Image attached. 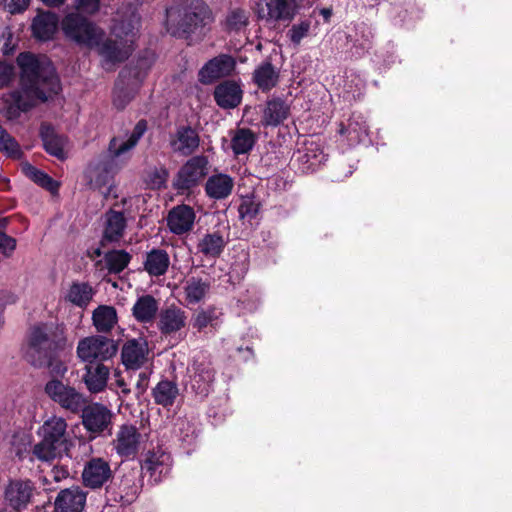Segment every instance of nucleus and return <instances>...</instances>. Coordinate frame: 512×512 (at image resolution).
Segmentation results:
<instances>
[{
  "label": "nucleus",
  "mask_w": 512,
  "mask_h": 512,
  "mask_svg": "<svg viewBox=\"0 0 512 512\" xmlns=\"http://www.w3.org/2000/svg\"><path fill=\"white\" fill-rule=\"evenodd\" d=\"M147 129L146 122L139 121L130 134L118 135L109 143V155L98 163L93 164L87 170V177L95 189H105L102 193L107 197L111 193L113 176L116 172L113 162L114 158L124 156L133 149Z\"/></svg>",
  "instance_id": "obj_3"
},
{
  "label": "nucleus",
  "mask_w": 512,
  "mask_h": 512,
  "mask_svg": "<svg viewBox=\"0 0 512 512\" xmlns=\"http://www.w3.org/2000/svg\"><path fill=\"white\" fill-rule=\"evenodd\" d=\"M113 478L110 462L102 457H92L84 463L81 473L85 487L96 490L104 487Z\"/></svg>",
  "instance_id": "obj_11"
},
{
  "label": "nucleus",
  "mask_w": 512,
  "mask_h": 512,
  "mask_svg": "<svg viewBox=\"0 0 512 512\" xmlns=\"http://www.w3.org/2000/svg\"><path fill=\"white\" fill-rule=\"evenodd\" d=\"M363 48H368V43L363 44Z\"/></svg>",
  "instance_id": "obj_62"
},
{
  "label": "nucleus",
  "mask_w": 512,
  "mask_h": 512,
  "mask_svg": "<svg viewBox=\"0 0 512 512\" xmlns=\"http://www.w3.org/2000/svg\"><path fill=\"white\" fill-rule=\"evenodd\" d=\"M303 0H265L257 3L258 18L269 22H291Z\"/></svg>",
  "instance_id": "obj_9"
},
{
  "label": "nucleus",
  "mask_w": 512,
  "mask_h": 512,
  "mask_svg": "<svg viewBox=\"0 0 512 512\" xmlns=\"http://www.w3.org/2000/svg\"><path fill=\"white\" fill-rule=\"evenodd\" d=\"M145 76L146 72L138 67H126L120 72L113 92L117 109H123L133 99Z\"/></svg>",
  "instance_id": "obj_8"
},
{
  "label": "nucleus",
  "mask_w": 512,
  "mask_h": 512,
  "mask_svg": "<svg viewBox=\"0 0 512 512\" xmlns=\"http://www.w3.org/2000/svg\"><path fill=\"white\" fill-rule=\"evenodd\" d=\"M76 8L81 12L93 14L99 9V0H77Z\"/></svg>",
  "instance_id": "obj_56"
},
{
  "label": "nucleus",
  "mask_w": 512,
  "mask_h": 512,
  "mask_svg": "<svg viewBox=\"0 0 512 512\" xmlns=\"http://www.w3.org/2000/svg\"><path fill=\"white\" fill-rule=\"evenodd\" d=\"M242 89L235 81H224L214 91L216 103L223 109L237 107L242 100Z\"/></svg>",
  "instance_id": "obj_25"
},
{
  "label": "nucleus",
  "mask_w": 512,
  "mask_h": 512,
  "mask_svg": "<svg viewBox=\"0 0 512 512\" xmlns=\"http://www.w3.org/2000/svg\"><path fill=\"white\" fill-rule=\"evenodd\" d=\"M340 133H347L348 139L353 143L362 142L368 135V125L365 118L360 114H353L347 127H342Z\"/></svg>",
  "instance_id": "obj_42"
},
{
  "label": "nucleus",
  "mask_w": 512,
  "mask_h": 512,
  "mask_svg": "<svg viewBox=\"0 0 512 512\" xmlns=\"http://www.w3.org/2000/svg\"><path fill=\"white\" fill-rule=\"evenodd\" d=\"M7 218H0V227H5L7 225Z\"/></svg>",
  "instance_id": "obj_61"
},
{
  "label": "nucleus",
  "mask_w": 512,
  "mask_h": 512,
  "mask_svg": "<svg viewBox=\"0 0 512 512\" xmlns=\"http://www.w3.org/2000/svg\"><path fill=\"white\" fill-rule=\"evenodd\" d=\"M142 436L132 424L119 426L111 442L112 449L121 458H133L139 451Z\"/></svg>",
  "instance_id": "obj_12"
},
{
  "label": "nucleus",
  "mask_w": 512,
  "mask_h": 512,
  "mask_svg": "<svg viewBox=\"0 0 512 512\" xmlns=\"http://www.w3.org/2000/svg\"><path fill=\"white\" fill-rule=\"evenodd\" d=\"M253 79L262 91H268L277 85L279 72L270 62H264L255 69Z\"/></svg>",
  "instance_id": "obj_40"
},
{
  "label": "nucleus",
  "mask_w": 512,
  "mask_h": 512,
  "mask_svg": "<svg viewBox=\"0 0 512 512\" xmlns=\"http://www.w3.org/2000/svg\"><path fill=\"white\" fill-rule=\"evenodd\" d=\"M311 29V21L309 19L295 23L287 31L286 36L294 44L299 45L301 41L309 35Z\"/></svg>",
  "instance_id": "obj_48"
},
{
  "label": "nucleus",
  "mask_w": 512,
  "mask_h": 512,
  "mask_svg": "<svg viewBox=\"0 0 512 512\" xmlns=\"http://www.w3.org/2000/svg\"><path fill=\"white\" fill-rule=\"evenodd\" d=\"M235 69V61L231 56L220 55L210 60L199 72V79L202 83L212 81L229 75Z\"/></svg>",
  "instance_id": "obj_22"
},
{
  "label": "nucleus",
  "mask_w": 512,
  "mask_h": 512,
  "mask_svg": "<svg viewBox=\"0 0 512 512\" xmlns=\"http://www.w3.org/2000/svg\"><path fill=\"white\" fill-rule=\"evenodd\" d=\"M82 411V423L84 428L95 435L110 429L112 412L104 405L93 403L85 405Z\"/></svg>",
  "instance_id": "obj_14"
},
{
  "label": "nucleus",
  "mask_w": 512,
  "mask_h": 512,
  "mask_svg": "<svg viewBox=\"0 0 512 512\" xmlns=\"http://www.w3.org/2000/svg\"><path fill=\"white\" fill-rule=\"evenodd\" d=\"M45 392L55 402L71 412H79L87 404L85 396L75 388L66 386L59 380H51L45 386Z\"/></svg>",
  "instance_id": "obj_10"
},
{
  "label": "nucleus",
  "mask_w": 512,
  "mask_h": 512,
  "mask_svg": "<svg viewBox=\"0 0 512 512\" xmlns=\"http://www.w3.org/2000/svg\"><path fill=\"white\" fill-rule=\"evenodd\" d=\"M296 161L301 165L302 172H313L326 161V155L317 144L311 142L303 150H298Z\"/></svg>",
  "instance_id": "obj_31"
},
{
  "label": "nucleus",
  "mask_w": 512,
  "mask_h": 512,
  "mask_svg": "<svg viewBox=\"0 0 512 512\" xmlns=\"http://www.w3.org/2000/svg\"><path fill=\"white\" fill-rule=\"evenodd\" d=\"M152 396L156 404L165 408L170 407L179 396V388L172 381L162 380L153 388Z\"/></svg>",
  "instance_id": "obj_39"
},
{
  "label": "nucleus",
  "mask_w": 512,
  "mask_h": 512,
  "mask_svg": "<svg viewBox=\"0 0 512 512\" xmlns=\"http://www.w3.org/2000/svg\"><path fill=\"white\" fill-rule=\"evenodd\" d=\"M234 180L225 173L211 175L205 184L207 196L214 200H221L229 197L233 191Z\"/></svg>",
  "instance_id": "obj_26"
},
{
  "label": "nucleus",
  "mask_w": 512,
  "mask_h": 512,
  "mask_svg": "<svg viewBox=\"0 0 512 512\" xmlns=\"http://www.w3.org/2000/svg\"><path fill=\"white\" fill-rule=\"evenodd\" d=\"M211 283L199 277H189L183 283V293L188 305L204 301L210 292Z\"/></svg>",
  "instance_id": "obj_30"
},
{
  "label": "nucleus",
  "mask_w": 512,
  "mask_h": 512,
  "mask_svg": "<svg viewBox=\"0 0 512 512\" xmlns=\"http://www.w3.org/2000/svg\"><path fill=\"white\" fill-rule=\"evenodd\" d=\"M130 255L123 250H116L106 254L105 264L110 273L121 272L129 263Z\"/></svg>",
  "instance_id": "obj_46"
},
{
  "label": "nucleus",
  "mask_w": 512,
  "mask_h": 512,
  "mask_svg": "<svg viewBox=\"0 0 512 512\" xmlns=\"http://www.w3.org/2000/svg\"><path fill=\"white\" fill-rule=\"evenodd\" d=\"M58 18L54 13L37 15L32 23L33 34L40 40H49L57 30Z\"/></svg>",
  "instance_id": "obj_35"
},
{
  "label": "nucleus",
  "mask_w": 512,
  "mask_h": 512,
  "mask_svg": "<svg viewBox=\"0 0 512 512\" xmlns=\"http://www.w3.org/2000/svg\"><path fill=\"white\" fill-rule=\"evenodd\" d=\"M188 316L182 308L171 305L160 310L157 328L164 336L175 335L187 325Z\"/></svg>",
  "instance_id": "obj_15"
},
{
  "label": "nucleus",
  "mask_w": 512,
  "mask_h": 512,
  "mask_svg": "<svg viewBox=\"0 0 512 512\" xmlns=\"http://www.w3.org/2000/svg\"><path fill=\"white\" fill-rule=\"evenodd\" d=\"M167 175L168 174L165 169L154 168L149 172L147 182L153 189H159L165 185Z\"/></svg>",
  "instance_id": "obj_50"
},
{
  "label": "nucleus",
  "mask_w": 512,
  "mask_h": 512,
  "mask_svg": "<svg viewBox=\"0 0 512 512\" xmlns=\"http://www.w3.org/2000/svg\"><path fill=\"white\" fill-rule=\"evenodd\" d=\"M126 218L120 211L109 210L105 214L104 240L117 241L123 236Z\"/></svg>",
  "instance_id": "obj_36"
},
{
  "label": "nucleus",
  "mask_w": 512,
  "mask_h": 512,
  "mask_svg": "<svg viewBox=\"0 0 512 512\" xmlns=\"http://www.w3.org/2000/svg\"><path fill=\"white\" fill-rule=\"evenodd\" d=\"M225 244L226 242L219 232H212L203 235L196 248L206 258H216L222 253Z\"/></svg>",
  "instance_id": "obj_38"
},
{
  "label": "nucleus",
  "mask_w": 512,
  "mask_h": 512,
  "mask_svg": "<svg viewBox=\"0 0 512 512\" xmlns=\"http://www.w3.org/2000/svg\"><path fill=\"white\" fill-rule=\"evenodd\" d=\"M259 210V205L252 199H244L239 206V214L241 218H254Z\"/></svg>",
  "instance_id": "obj_51"
},
{
  "label": "nucleus",
  "mask_w": 512,
  "mask_h": 512,
  "mask_svg": "<svg viewBox=\"0 0 512 512\" xmlns=\"http://www.w3.org/2000/svg\"><path fill=\"white\" fill-rule=\"evenodd\" d=\"M17 64L21 69V88L7 96L6 102L10 104V110L16 108L27 111L59 92V79L49 60L39 59L30 53H21L17 57Z\"/></svg>",
  "instance_id": "obj_2"
},
{
  "label": "nucleus",
  "mask_w": 512,
  "mask_h": 512,
  "mask_svg": "<svg viewBox=\"0 0 512 512\" xmlns=\"http://www.w3.org/2000/svg\"><path fill=\"white\" fill-rule=\"evenodd\" d=\"M139 477L140 473L137 469H129L122 475L118 495L123 505L130 504L136 499L141 488Z\"/></svg>",
  "instance_id": "obj_28"
},
{
  "label": "nucleus",
  "mask_w": 512,
  "mask_h": 512,
  "mask_svg": "<svg viewBox=\"0 0 512 512\" xmlns=\"http://www.w3.org/2000/svg\"><path fill=\"white\" fill-rule=\"evenodd\" d=\"M256 135L249 129H237L231 137V148L235 155L247 154L255 145Z\"/></svg>",
  "instance_id": "obj_41"
},
{
  "label": "nucleus",
  "mask_w": 512,
  "mask_h": 512,
  "mask_svg": "<svg viewBox=\"0 0 512 512\" xmlns=\"http://www.w3.org/2000/svg\"><path fill=\"white\" fill-rule=\"evenodd\" d=\"M87 493L79 486L61 490L54 502L55 512H82Z\"/></svg>",
  "instance_id": "obj_18"
},
{
  "label": "nucleus",
  "mask_w": 512,
  "mask_h": 512,
  "mask_svg": "<svg viewBox=\"0 0 512 512\" xmlns=\"http://www.w3.org/2000/svg\"><path fill=\"white\" fill-rule=\"evenodd\" d=\"M170 467V455L160 448L148 451L141 465L142 471L148 473L155 483L161 481L162 477L169 473Z\"/></svg>",
  "instance_id": "obj_17"
},
{
  "label": "nucleus",
  "mask_w": 512,
  "mask_h": 512,
  "mask_svg": "<svg viewBox=\"0 0 512 512\" xmlns=\"http://www.w3.org/2000/svg\"><path fill=\"white\" fill-rule=\"evenodd\" d=\"M64 329L54 323L40 324L31 329L27 356L32 365L46 367L59 350L64 349Z\"/></svg>",
  "instance_id": "obj_4"
},
{
  "label": "nucleus",
  "mask_w": 512,
  "mask_h": 512,
  "mask_svg": "<svg viewBox=\"0 0 512 512\" xmlns=\"http://www.w3.org/2000/svg\"><path fill=\"white\" fill-rule=\"evenodd\" d=\"M173 433L179 441L187 445H191L196 438V432L193 424L184 418L176 420Z\"/></svg>",
  "instance_id": "obj_47"
},
{
  "label": "nucleus",
  "mask_w": 512,
  "mask_h": 512,
  "mask_svg": "<svg viewBox=\"0 0 512 512\" xmlns=\"http://www.w3.org/2000/svg\"><path fill=\"white\" fill-rule=\"evenodd\" d=\"M4 8L11 14H18L24 12L30 0H3Z\"/></svg>",
  "instance_id": "obj_52"
},
{
  "label": "nucleus",
  "mask_w": 512,
  "mask_h": 512,
  "mask_svg": "<svg viewBox=\"0 0 512 512\" xmlns=\"http://www.w3.org/2000/svg\"><path fill=\"white\" fill-rule=\"evenodd\" d=\"M170 265V257L168 253L163 249H152L147 253L144 261V269L150 275L154 277L164 275Z\"/></svg>",
  "instance_id": "obj_34"
},
{
  "label": "nucleus",
  "mask_w": 512,
  "mask_h": 512,
  "mask_svg": "<svg viewBox=\"0 0 512 512\" xmlns=\"http://www.w3.org/2000/svg\"><path fill=\"white\" fill-rule=\"evenodd\" d=\"M159 312V301L149 294L138 297L132 307L133 317L142 324L152 323Z\"/></svg>",
  "instance_id": "obj_27"
},
{
  "label": "nucleus",
  "mask_w": 512,
  "mask_h": 512,
  "mask_svg": "<svg viewBox=\"0 0 512 512\" xmlns=\"http://www.w3.org/2000/svg\"><path fill=\"white\" fill-rule=\"evenodd\" d=\"M116 379L115 382L110 385L111 390H115L116 393L121 398H126L130 393L131 390L128 387V384L125 382V380L120 376L119 373L115 374Z\"/></svg>",
  "instance_id": "obj_53"
},
{
  "label": "nucleus",
  "mask_w": 512,
  "mask_h": 512,
  "mask_svg": "<svg viewBox=\"0 0 512 512\" xmlns=\"http://www.w3.org/2000/svg\"><path fill=\"white\" fill-rule=\"evenodd\" d=\"M40 134L47 153L58 159H64L66 157L65 148L67 140L64 136L55 133L54 129L49 125H42Z\"/></svg>",
  "instance_id": "obj_32"
},
{
  "label": "nucleus",
  "mask_w": 512,
  "mask_h": 512,
  "mask_svg": "<svg viewBox=\"0 0 512 512\" xmlns=\"http://www.w3.org/2000/svg\"><path fill=\"white\" fill-rule=\"evenodd\" d=\"M122 362L128 369L136 370L142 367L148 359V345L143 339L127 341L122 348Z\"/></svg>",
  "instance_id": "obj_21"
},
{
  "label": "nucleus",
  "mask_w": 512,
  "mask_h": 512,
  "mask_svg": "<svg viewBox=\"0 0 512 512\" xmlns=\"http://www.w3.org/2000/svg\"><path fill=\"white\" fill-rule=\"evenodd\" d=\"M24 171L30 179L48 191L52 193H56L58 191L59 184L43 171L38 170L31 165L25 166Z\"/></svg>",
  "instance_id": "obj_45"
},
{
  "label": "nucleus",
  "mask_w": 512,
  "mask_h": 512,
  "mask_svg": "<svg viewBox=\"0 0 512 512\" xmlns=\"http://www.w3.org/2000/svg\"><path fill=\"white\" fill-rule=\"evenodd\" d=\"M199 142V136L194 129L181 127L171 139L170 145L174 152L187 156L199 146Z\"/></svg>",
  "instance_id": "obj_29"
},
{
  "label": "nucleus",
  "mask_w": 512,
  "mask_h": 512,
  "mask_svg": "<svg viewBox=\"0 0 512 512\" xmlns=\"http://www.w3.org/2000/svg\"><path fill=\"white\" fill-rule=\"evenodd\" d=\"M189 372V387L199 398L203 399L212 391L215 372L207 361L196 360Z\"/></svg>",
  "instance_id": "obj_13"
},
{
  "label": "nucleus",
  "mask_w": 512,
  "mask_h": 512,
  "mask_svg": "<svg viewBox=\"0 0 512 512\" xmlns=\"http://www.w3.org/2000/svg\"><path fill=\"white\" fill-rule=\"evenodd\" d=\"M84 370L82 380L87 390L94 394L104 391L110 375L109 367L103 363H87Z\"/></svg>",
  "instance_id": "obj_23"
},
{
  "label": "nucleus",
  "mask_w": 512,
  "mask_h": 512,
  "mask_svg": "<svg viewBox=\"0 0 512 512\" xmlns=\"http://www.w3.org/2000/svg\"><path fill=\"white\" fill-rule=\"evenodd\" d=\"M16 247V240L6 234L0 232V252L8 256L14 251Z\"/></svg>",
  "instance_id": "obj_54"
},
{
  "label": "nucleus",
  "mask_w": 512,
  "mask_h": 512,
  "mask_svg": "<svg viewBox=\"0 0 512 512\" xmlns=\"http://www.w3.org/2000/svg\"><path fill=\"white\" fill-rule=\"evenodd\" d=\"M194 221V210L187 205L174 207L167 217V225L170 231L177 235L190 231L194 225Z\"/></svg>",
  "instance_id": "obj_24"
},
{
  "label": "nucleus",
  "mask_w": 512,
  "mask_h": 512,
  "mask_svg": "<svg viewBox=\"0 0 512 512\" xmlns=\"http://www.w3.org/2000/svg\"><path fill=\"white\" fill-rule=\"evenodd\" d=\"M290 115V104L281 97H272L267 100L262 111L261 125L276 127L282 124Z\"/></svg>",
  "instance_id": "obj_20"
},
{
  "label": "nucleus",
  "mask_w": 512,
  "mask_h": 512,
  "mask_svg": "<svg viewBox=\"0 0 512 512\" xmlns=\"http://www.w3.org/2000/svg\"><path fill=\"white\" fill-rule=\"evenodd\" d=\"M77 357L85 363L103 362L117 353V345L111 338L92 335L81 339L76 349Z\"/></svg>",
  "instance_id": "obj_7"
},
{
  "label": "nucleus",
  "mask_w": 512,
  "mask_h": 512,
  "mask_svg": "<svg viewBox=\"0 0 512 512\" xmlns=\"http://www.w3.org/2000/svg\"><path fill=\"white\" fill-rule=\"evenodd\" d=\"M95 291L90 284L86 282H73L65 293V300L79 308H86L91 300Z\"/></svg>",
  "instance_id": "obj_33"
},
{
  "label": "nucleus",
  "mask_w": 512,
  "mask_h": 512,
  "mask_svg": "<svg viewBox=\"0 0 512 512\" xmlns=\"http://www.w3.org/2000/svg\"><path fill=\"white\" fill-rule=\"evenodd\" d=\"M220 315V311L213 306L198 310L192 318V326L199 332L203 331L208 326L217 325Z\"/></svg>",
  "instance_id": "obj_44"
},
{
  "label": "nucleus",
  "mask_w": 512,
  "mask_h": 512,
  "mask_svg": "<svg viewBox=\"0 0 512 512\" xmlns=\"http://www.w3.org/2000/svg\"><path fill=\"white\" fill-rule=\"evenodd\" d=\"M249 23V12L240 7L230 8L223 21L224 29L229 32H239Z\"/></svg>",
  "instance_id": "obj_43"
},
{
  "label": "nucleus",
  "mask_w": 512,
  "mask_h": 512,
  "mask_svg": "<svg viewBox=\"0 0 512 512\" xmlns=\"http://www.w3.org/2000/svg\"><path fill=\"white\" fill-rule=\"evenodd\" d=\"M48 7H59L65 3V0H40Z\"/></svg>",
  "instance_id": "obj_59"
},
{
  "label": "nucleus",
  "mask_w": 512,
  "mask_h": 512,
  "mask_svg": "<svg viewBox=\"0 0 512 512\" xmlns=\"http://www.w3.org/2000/svg\"><path fill=\"white\" fill-rule=\"evenodd\" d=\"M320 14L324 17L325 20H329L332 15V10L329 8H323L320 10Z\"/></svg>",
  "instance_id": "obj_60"
},
{
  "label": "nucleus",
  "mask_w": 512,
  "mask_h": 512,
  "mask_svg": "<svg viewBox=\"0 0 512 512\" xmlns=\"http://www.w3.org/2000/svg\"><path fill=\"white\" fill-rule=\"evenodd\" d=\"M34 490L31 481L14 480L5 489V499L11 507L20 510L30 503Z\"/></svg>",
  "instance_id": "obj_19"
},
{
  "label": "nucleus",
  "mask_w": 512,
  "mask_h": 512,
  "mask_svg": "<svg viewBox=\"0 0 512 512\" xmlns=\"http://www.w3.org/2000/svg\"><path fill=\"white\" fill-rule=\"evenodd\" d=\"M41 440L32 448V455L39 461L50 462L67 453L71 440L67 433V423L61 417L47 419L38 430Z\"/></svg>",
  "instance_id": "obj_5"
},
{
  "label": "nucleus",
  "mask_w": 512,
  "mask_h": 512,
  "mask_svg": "<svg viewBox=\"0 0 512 512\" xmlns=\"http://www.w3.org/2000/svg\"><path fill=\"white\" fill-rule=\"evenodd\" d=\"M0 151L5 152L8 156L19 157L20 148L14 138H12L5 130L0 127Z\"/></svg>",
  "instance_id": "obj_49"
},
{
  "label": "nucleus",
  "mask_w": 512,
  "mask_h": 512,
  "mask_svg": "<svg viewBox=\"0 0 512 512\" xmlns=\"http://www.w3.org/2000/svg\"><path fill=\"white\" fill-rule=\"evenodd\" d=\"M148 381H149V374L146 371H141L138 373V379L136 381L137 397H139L146 391V389L148 387Z\"/></svg>",
  "instance_id": "obj_57"
},
{
  "label": "nucleus",
  "mask_w": 512,
  "mask_h": 512,
  "mask_svg": "<svg viewBox=\"0 0 512 512\" xmlns=\"http://www.w3.org/2000/svg\"><path fill=\"white\" fill-rule=\"evenodd\" d=\"M212 13L202 0H186L175 10H167V30L181 37L212 21Z\"/></svg>",
  "instance_id": "obj_6"
},
{
  "label": "nucleus",
  "mask_w": 512,
  "mask_h": 512,
  "mask_svg": "<svg viewBox=\"0 0 512 512\" xmlns=\"http://www.w3.org/2000/svg\"><path fill=\"white\" fill-rule=\"evenodd\" d=\"M52 477L55 481L59 482L62 479H65L68 477L69 472L66 468L63 467H53L51 470Z\"/></svg>",
  "instance_id": "obj_58"
},
{
  "label": "nucleus",
  "mask_w": 512,
  "mask_h": 512,
  "mask_svg": "<svg viewBox=\"0 0 512 512\" xmlns=\"http://www.w3.org/2000/svg\"><path fill=\"white\" fill-rule=\"evenodd\" d=\"M92 320L98 332L108 333L118 322L116 309L112 306L100 305L93 311Z\"/></svg>",
  "instance_id": "obj_37"
},
{
  "label": "nucleus",
  "mask_w": 512,
  "mask_h": 512,
  "mask_svg": "<svg viewBox=\"0 0 512 512\" xmlns=\"http://www.w3.org/2000/svg\"><path fill=\"white\" fill-rule=\"evenodd\" d=\"M208 160L204 156L192 157L180 169L177 178V186L180 189H189L207 174Z\"/></svg>",
  "instance_id": "obj_16"
},
{
  "label": "nucleus",
  "mask_w": 512,
  "mask_h": 512,
  "mask_svg": "<svg viewBox=\"0 0 512 512\" xmlns=\"http://www.w3.org/2000/svg\"><path fill=\"white\" fill-rule=\"evenodd\" d=\"M14 76V67L11 64L0 62V87L6 86Z\"/></svg>",
  "instance_id": "obj_55"
},
{
  "label": "nucleus",
  "mask_w": 512,
  "mask_h": 512,
  "mask_svg": "<svg viewBox=\"0 0 512 512\" xmlns=\"http://www.w3.org/2000/svg\"><path fill=\"white\" fill-rule=\"evenodd\" d=\"M140 16L132 11L127 21L117 22L113 33L118 40L102 41V31L79 14L71 13L62 21L65 35L75 42L89 48H97L98 53L108 63L121 62L132 52L135 31L138 29Z\"/></svg>",
  "instance_id": "obj_1"
}]
</instances>
